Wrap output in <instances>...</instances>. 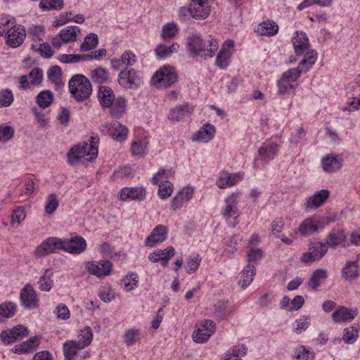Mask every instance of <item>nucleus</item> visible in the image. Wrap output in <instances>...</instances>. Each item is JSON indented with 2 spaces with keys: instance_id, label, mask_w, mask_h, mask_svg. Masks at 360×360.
I'll use <instances>...</instances> for the list:
<instances>
[{
  "instance_id": "f257e3e1",
  "label": "nucleus",
  "mask_w": 360,
  "mask_h": 360,
  "mask_svg": "<svg viewBox=\"0 0 360 360\" xmlns=\"http://www.w3.org/2000/svg\"><path fill=\"white\" fill-rule=\"evenodd\" d=\"M218 48L219 43L214 39L205 41L198 34L191 35L187 38L188 52L189 55L193 57L199 56L203 52L204 54L202 55V56H203L205 59L212 58L214 56Z\"/></svg>"
},
{
  "instance_id": "f03ea898",
  "label": "nucleus",
  "mask_w": 360,
  "mask_h": 360,
  "mask_svg": "<svg viewBox=\"0 0 360 360\" xmlns=\"http://www.w3.org/2000/svg\"><path fill=\"white\" fill-rule=\"evenodd\" d=\"M68 86L70 94L77 102H83L89 99L92 94L90 80L81 74L73 75L69 81Z\"/></svg>"
},
{
  "instance_id": "7ed1b4c3",
  "label": "nucleus",
  "mask_w": 360,
  "mask_h": 360,
  "mask_svg": "<svg viewBox=\"0 0 360 360\" xmlns=\"http://www.w3.org/2000/svg\"><path fill=\"white\" fill-rule=\"evenodd\" d=\"M178 75L173 67L165 65L151 78V83L157 88H167L177 82Z\"/></svg>"
},
{
  "instance_id": "20e7f679",
  "label": "nucleus",
  "mask_w": 360,
  "mask_h": 360,
  "mask_svg": "<svg viewBox=\"0 0 360 360\" xmlns=\"http://www.w3.org/2000/svg\"><path fill=\"white\" fill-rule=\"evenodd\" d=\"M328 250V246L325 243H311L308 252L302 254L300 261L307 264L319 261L326 254Z\"/></svg>"
},
{
  "instance_id": "39448f33",
  "label": "nucleus",
  "mask_w": 360,
  "mask_h": 360,
  "mask_svg": "<svg viewBox=\"0 0 360 360\" xmlns=\"http://www.w3.org/2000/svg\"><path fill=\"white\" fill-rule=\"evenodd\" d=\"M63 248L62 239L49 237L36 248L34 255L38 257H43L55 252L57 250H63Z\"/></svg>"
},
{
  "instance_id": "423d86ee",
  "label": "nucleus",
  "mask_w": 360,
  "mask_h": 360,
  "mask_svg": "<svg viewBox=\"0 0 360 360\" xmlns=\"http://www.w3.org/2000/svg\"><path fill=\"white\" fill-rule=\"evenodd\" d=\"M216 330V325L210 319L203 320L200 328L194 330L192 338L197 343L206 342Z\"/></svg>"
},
{
  "instance_id": "0eeeda50",
  "label": "nucleus",
  "mask_w": 360,
  "mask_h": 360,
  "mask_svg": "<svg viewBox=\"0 0 360 360\" xmlns=\"http://www.w3.org/2000/svg\"><path fill=\"white\" fill-rule=\"evenodd\" d=\"M119 84L129 89H135L141 84V79L134 69H125L122 70L117 79Z\"/></svg>"
},
{
  "instance_id": "6e6552de",
  "label": "nucleus",
  "mask_w": 360,
  "mask_h": 360,
  "mask_svg": "<svg viewBox=\"0 0 360 360\" xmlns=\"http://www.w3.org/2000/svg\"><path fill=\"white\" fill-rule=\"evenodd\" d=\"M21 304L26 309H34L39 306V298L35 290L30 284L25 285L20 290Z\"/></svg>"
},
{
  "instance_id": "1a4fd4ad",
  "label": "nucleus",
  "mask_w": 360,
  "mask_h": 360,
  "mask_svg": "<svg viewBox=\"0 0 360 360\" xmlns=\"http://www.w3.org/2000/svg\"><path fill=\"white\" fill-rule=\"evenodd\" d=\"M101 131L103 134L110 135L114 140L120 142L124 141L128 134V129L118 122L103 124Z\"/></svg>"
},
{
  "instance_id": "9d476101",
  "label": "nucleus",
  "mask_w": 360,
  "mask_h": 360,
  "mask_svg": "<svg viewBox=\"0 0 360 360\" xmlns=\"http://www.w3.org/2000/svg\"><path fill=\"white\" fill-rule=\"evenodd\" d=\"M120 200L141 202L146 200L147 191L143 186L124 187L119 193Z\"/></svg>"
},
{
  "instance_id": "9b49d317",
  "label": "nucleus",
  "mask_w": 360,
  "mask_h": 360,
  "mask_svg": "<svg viewBox=\"0 0 360 360\" xmlns=\"http://www.w3.org/2000/svg\"><path fill=\"white\" fill-rule=\"evenodd\" d=\"M6 44L11 48H17L22 44L25 37V31L20 25H12L6 30Z\"/></svg>"
},
{
  "instance_id": "f8f14e48",
  "label": "nucleus",
  "mask_w": 360,
  "mask_h": 360,
  "mask_svg": "<svg viewBox=\"0 0 360 360\" xmlns=\"http://www.w3.org/2000/svg\"><path fill=\"white\" fill-rule=\"evenodd\" d=\"M27 328L21 325H18L10 330H4L0 334V339L4 344L10 345L14 342L18 338H22L25 336H27Z\"/></svg>"
},
{
  "instance_id": "ddd939ff",
  "label": "nucleus",
  "mask_w": 360,
  "mask_h": 360,
  "mask_svg": "<svg viewBox=\"0 0 360 360\" xmlns=\"http://www.w3.org/2000/svg\"><path fill=\"white\" fill-rule=\"evenodd\" d=\"M167 238V229L165 226L160 224L156 226L151 233L146 238L145 245L152 248L158 243L164 242Z\"/></svg>"
},
{
  "instance_id": "4468645a",
  "label": "nucleus",
  "mask_w": 360,
  "mask_h": 360,
  "mask_svg": "<svg viewBox=\"0 0 360 360\" xmlns=\"http://www.w3.org/2000/svg\"><path fill=\"white\" fill-rule=\"evenodd\" d=\"M86 248L85 239L82 236L72 237L67 242H63V250L74 255H79Z\"/></svg>"
},
{
  "instance_id": "2eb2a0df",
  "label": "nucleus",
  "mask_w": 360,
  "mask_h": 360,
  "mask_svg": "<svg viewBox=\"0 0 360 360\" xmlns=\"http://www.w3.org/2000/svg\"><path fill=\"white\" fill-rule=\"evenodd\" d=\"M342 158L336 154H328L321 160V167L327 173H333L338 171L342 165Z\"/></svg>"
},
{
  "instance_id": "dca6fc26",
  "label": "nucleus",
  "mask_w": 360,
  "mask_h": 360,
  "mask_svg": "<svg viewBox=\"0 0 360 360\" xmlns=\"http://www.w3.org/2000/svg\"><path fill=\"white\" fill-rule=\"evenodd\" d=\"M191 11L193 12V18L195 19H205L210 13L211 5L208 0H191Z\"/></svg>"
},
{
  "instance_id": "f3484780",
  "label": "nucleus",
  "mask_w": 360,
  "mask_h": 360,
  "mask_svg": "<svg viewBox=\"0 0 360 360\" xmlns=\"http://www.w3.org/2000/svg\"><path fill=\"white\" fill-rule=\"evenodd\" d=\"M112 264L109 260H101L98 263L90 262L87 264L88 271L98 278L110 274Z\"/></svg>"
},
{
  "instance_id": "a211bd4d",
  "label": "nucleus",
  "mask_w": 360,
  "mask_h": 360,
  "mask_svg": "<svg viewBox=\"0 0 360 360\" xmlns=\"http://www.w3.org/2000/svg\"><path fill=\"white\" fill-rule=\"evenodd\" d=\"M325 243L327 245L328 248H335L338 245L345 247L349 245L347 242V236L343 229L338 230L337 232L332 231L329 233L326 237Z\"/></svg>"
},
{
  "instance_id": "6ab92c4d",
  "label": "nucleus",
  "mask_w": 360,
  "mask_h": 360,
  "mask_svg": "<svg viewBox=\"0 0 360 360\" xmlns=\"http://www.w3.org/2000/svg\"><path fill=\"white\" fill-rule=\"evenodd\" d=\"M243 176L242 173H229L228 172H222L220 173L219 179L216 181V185L219 188H225L232 186L237 182L240 181Z\"/></svg>"
},
{
  "instance_id": "aec40b11",
  "label": "nucleus",
  "mask_w": 360,
  "mask_h": 360,
  "mask_svg": "<svg viewBox=\"0 0 360 360\" xmlns=\"http://www.w3.org/2000/svg\"><path fill=\"white\" fill-rule=\"evenodd\" d=\"M329 197V191L322 189L316 191L313 195L307 198L304 202L306 210L316 209L322 205Z\"/></svg>"
},
{
  "instance_id": "412c9836",
  "label": "nucleus",
  "mask_w": 360,
  "mask_h": 360,
  "mask_svg": "<svg viewBox=\"0 0 360 360\" xmlns=\"http://www.w3.org/2000/svg\"><path fill=\"white\" fill-rule=\"evenodd\" d=\"M292 42L296 55L301 56L309 48L308 37L304 32H296V37H292Z\"/></svg>"
},
{
  "instance_id": "4be33fe9",
  "label": "nucleus",
  "mask_w": 360,
  "mask_h": 360,
  "mask_svg": "<svg viewBox=\"0 0 360 360\" xmlns=\"http://www.w3.org/2000/svg\"><path fill=\"white\" fill-rule=\"evenodd\" d=\"M356 314V310L340 307L333 313L332 319L335 323L350 321L354 319Z\"/></svg>"
},
{
  "instance_id": "5701e85b",
  "label": "nucleus",
  "mask_w": 360,
  "mask_h": 360,
  "mask_svg": "<svg viewBox=\"0 0 360 360\" xmlns=\"http://www.w3.org/2000/svg\"><path fill=\"white\" fill-rule=\"evenodd\" d=\"M192 110V108L190 107L187 103L178 105L175 108L170 110L169 119L172 121H181L186 116L189 115Z\"/></svg>"
},
{
  "instance_id": "b1692460",
  "label": "nucleus",
  "mask_w": 360,
  "mask_h": 360,
  "mask_svg": "<svg viewBox=\"0 0 360 360\" xmlns=\"http://www.w3.org/2000/svg\"><path fill=\"white\" fill-rule=\"evenodd\" d=\"M98 142L96 138L91 136V143L89 146L87 143H82L75 145V146H79L78 149L84 155V157L90 156L88 159L89 161L95 159L98 154V148L96 146V143Z\"/></svg>"
},
{
  "instance_id": "393cba45",
  "label": "nucleus",
  "mask_w": 360,
  "mask_h": 360,
  "mask_svg": "<svg viewBox=\"0 0 360 360\" xmlns=\"http://www.w3.org/2000/svg\"><path fill=\"white\" fill-rule=\"evenodd\" d=\"M98 98L101 105L103 108H108L115 99V94L111 88L105 86H100Z\"/></svg>"
},
{
  "instance_id": "a878e982",
  "label": "nucleus",
  "mask_w": 360,
  "mask_h": 360,
  "mask_svg": "<svg viewBox=\"0 0 360 360\" xmlns=\"http://www.w3.org/2000/svg\"><path fill=\"white\" fill-rule=\"evenodd\" d=\"M238 195L239 193H232L226 198V207L223 212V216L226 219H229L231 216L238 213V210L237 208V199Z\"/></svg>"
},
{
  "instance_id": "bb28decb",
  "label": "nucleus",
  "mask_w": 360,
  "mask_h": 360,
  "mask_svg": "<svg viewBox=\"0 0 360 360\" xmlns=\"http://www.w3.org/2000/svg\"><path fill=\"white\" fill-rule=\"evenodd\" d=\"M215 131V127L213 125L206 124L193 136L192 139L207 143L214 137Z\"/></svg>"
},
{
  "instance_id": "cd10ccee",
  "label": "nucleus",
  "mask_w": 360,
  "mask_h": 360,
  "mask_svg": "<svg viewBox=\"0 0 360 360\" xmlns=\"http://www.w3.org/2000/svg\"><path fill=\"white\" fill-rule=\"evenodd\" d=\"M126 106L127 101L123 97L119 96L112 102V105L108 108L112 117L120 118L125 112Z\"/></svg>"
},
{
  "instance_id": "c85d7f7f",
  "label": "nucleus",
  "mask_w": 360,
  "mask_h": 360,
  "mask_svg": "<svg viewBox=\"0 0 360 360\" xmlns=\"http://www.w3.org/2000/svg\"><path fill=\"white\" fill-rule=\"evenodd\" d=\"M39 338L34 336L21 344L16 345L12 350L15 354H24L34 350L39 345Z\"/></svg>"
},
{
  "instance_id": "c756f323",
  "label": "nucleus",
  "mask_w": 360,
  "mask_h": 360,
  "mask_svg": "<svg viewBox=\"0 0 360 360\" xmlns=\"http://www.w3.org/2000/svg\"><path fill=\"white\" fill-rule=\"evenodd\" d=\"M80 29L77 26L70 25L60 31L58 37L65 44L76 41L77 36L80 34Z\"/></svg>"
},
{
  "instance_id": "7c9ffc66",
  "label": "nucleus",
  "mask_w": 360,
  "mask_h": 360,
  "mask_svg": "<svg viewBox=\"0 0 360 360\" xmlns=\"http://www.w3.org/2000/svg\"><path fill=\"white\" fill-rule=\"evenodd\" d=\"M342 276L347 281H352L359 276V266L356 261L349 262L341 271Z\"/></svg>"
},
{
  "instance_id": "2f4dec72",
  "label": "nucleus",
  "mask_w": 360,
  "mask_h": 360,
  "mask_svg": "<svg viewBox=\"0 0 360 360\" xmlns=\"http://www.w3.org/2000/svg\"><path fill=\"white\" fill-rule=\"evenodd\" d=\"M278 31V25L274 21H264L257 28V32L261 36H274Z\"/></svg>"
},
{
  "instance_id": "473e14b6",
  "label": "nucleus",
  "mask_w": 360,
  "mask_h": 360,
  "mask_svg": "<svg viewBox=\"0 0 360 360\" xmlns=\"http://www.w3.org/2000/svg\"><path fill=\"white\" fill-rule=\"evenodd\" d=\"M316 231H317L316 226L312 217H307L303 220L297 228V233L302 236H309Z\"/></svg>"
},
{
  "instance_id": "72a5a7b5",
  "label": "nucleus",
  "mask_w": 360,
  "mask_h": 360,
  "mask_svg": "<svg viewBox=\"0 0 360 360\" xmlns=\"http://www.w3.org/2000/svg\"><path fill=\"white\" fill-rule=\"evenodd\" d=\"M52 276L53 274L51 272L49 269L44 270L43 274L39 277L38 281L39 288L41 291L49 292L51 290L53 285Z\"/></svg>"
},
{
  "instance_id": "f704fd0d",
  "label": "nucleus",
  "mask_w": 360,
  "mask_h": 360,
  "mask_svg": "<svg viewBox=\"0 0 360 360\" xmlns=\"http://www.w3.org/2000/svg\"><path fill=\"white\" fill-rule=\"evenodd\" d=\"M278 146L276 143H271L269 144H264L259 149V155L264 161H269L275 157Z\"/></svg>"
},
{
  "instance_id": "c9c22d12",
  "label": "nucleus",
  "mask_w": 360,
  "mask_h": 360,
  "mask_svg": "<svg viewBox=\"0 0 360 360\" xmlns=\"http://www.w3.org/2000/svg\"><path fill=\"white\" fill-rule=\"evenodd\" d=\"M255 266L248 264L243 271L241 279L239 281V285L242 288H245L251 283L255 275Z\"/></svg>"
},
{
  "instance_id": "e433bc0d",
  "label": "nucleus",
  "mask_w": 360,
  "mask_h": 360,
  "mask_svg": "<svg viewBox=\"0 0 360 360\" xmlns=\"http://www.w3.org/2000/svg\"><path fill=\"white\" fill-rule=\"evenodd\" d=\"M304 58L300 62L298 66L304 71H308L316 63L317 59V53L315 50H307L304 53Z\"/></svg>"
},
{
  "instance_id": "4c0bfd02",
  "label": "nucleus",
  "mask_w": 360,
  "mask_h": 360,
  "mask_svg": "<svg viewBox=\"0 0 360 360\" xmlns=\"http://www.w3.org/2000/svg\"><path fill=\"white\" fill-rule=\"evenodd\" d=\"M90 76L94 82L100 84L108 83L110 81L108 71L102 67H98L91 70Z\"/></svg>"
},
{
  "instance_id": "58836bf2",
  "label": "nucleus",
  "mask_w": 360,
  "mask_h": 360,
  "mask_svg": "<svg viewBox=\"0 0 360 360\" xmlns=\"http://www.w3.org/2000/svg\"><path fill=\"white\" fill-rule=\"evenodd\" d=\"M83 349L75 340H68L63 344V352L66 360H73L77 352Z\"/></svg>"
},
{
  "instance_id": "ea45409f",
  "label": "nucleus",
  "mask_w": 360,
  "mask_h": 360,
  "mask_svg": "<svg viewBox=\"0 0 360 360\" xmlns=\"http://www.w3.org/2000/svg\"><path fill=\"white\" fill-rule=\"evenodd\" d=\"M17 311V306L12 302H5L0 304V322L4 319L13 317Z\"/></svg>"
},
{
  "instance_id": "a19ab883",
  "label": "nucleus",
  "mask_w": 360,
  "mask_h": 360,
  "mask_svg": "<svg viewBox=\"0 0 360 360\" xmlns=\"http://www.w3.org/2000/svg\"><path fill=\"white\" fill-rule=\"evenodd\" d=\"M53 101V94L49 90H44L39 93L36 97V102L41 108H46L51 105Z\"/></svg>"
},
{
  "instance_id": "79ce46f5",
  "label": "nucleus",
  "mask_w": 360,
  "mask_h": 360,
  "mask_svg": "<svg viewBox=\"0 0 360 360\" xmlns=\"http://www.w3.org/2000/svg\"><path fill=\"white\" fill-rule=\"evenodd\" d=\"M328 277L327 271L325 269H317L311 275L309 285L314 290H316L320 285L321 281L326 280Z\"/></svg>"
},
{
  "instance_id": "37998d69",
  "label": "nucleus",
  "mask_w": 360,
  "mask_h": 360,
  "mask_svg": "<svg viewBox=\"0 0 360 360\" xmlns=\"http://www.w3.org/2000/svg\"><path fill=\"white\" fill-rule=\"evenodd\" d=\"M292 356L296 360H314L315 354L313 351L307 349L304 346L300 345L295 349Z\"/></svg>"
},
{
  "instance_id": "c03bdc74",
  "label": "nucleus",
  "mask_w": 360,
  "mask_h": 360,
  "mask_svg": "<svg viewBox=\"0 0 360 360\" xmlns=\"http://www.w3.org/2000/svg\"><path fill=\"white\" fill-rule=\"evenodd\" d=\"M179 48V46L176 43H173L169 46L164 44H159L156 46L155 51L159 58H163L173 53L177 52Z\"/></svg>"
},
{
  "instance_id": "a18cd8bd",
  "label": "nucleus",
  "mask_w": 360,
  "mask_h": 360,
  "mask_svg": "<svg viewBox=\"0 0 360 360\" xmlns=\"http://www.w3.org/2000/svg\"><path fill=\"white\" fill-rule=\"evenodd\" d=\"M93 339L92 330L89 326L84 327L78 335V341H76L82 348L89 346Z\"/></svg>"
},
{
  "instance_id": "49530a36",
  "label": "nucleus",
  "mask_w": 360,
  "mask_h": 360,
  "mask_svg": "<svg viewBox=\"0 0 360 360\" xmlns=\"http://www.w3.org/2000/svg\"><path fill=\"white\" fill-rule=\"evenodd\" d=\"M247 348L243 345H234L229 349L224 355V360H230L233 357L241 359L246 354Z\"/></svg>"
},
{
  "instance_id": "de8ad7c7",
  "label": "nucleus",
  "mask_w": 360,
  "mask_h": 360,
  "mask_svg": "<svg viewBox=\"0 0 360 360\" xmlns=\"http://www.w3.org/2000/svg\"><path fill=\"white\" fill-rule=\"evenodd\" d=\"M231 52L229 50L221 48L218 53L215 64L220 69H226L229 63Z\"/></svg>"
},
{
  "instance_id": "09e8293b",
  "label": "nucleus",
  "mask_w": 360,
  "mask_h": 360,
  "mask_svg": "<svg viewBox=\"0 0 360 360\" xmlns=\"http://www.w3.org/2000/svg\"><path fill=\"white\" fill-rule=\"evenodd\" d=\"M98 39L96 34L90 33L86 36L84 41L80 46V51L82 52H86L92 50L98 45Z\"/></svg>"
},
{
  "instance_id": "8fccbe9b",
  "label": "nucleus",
  "mask_w": 360,
  "mask_h": 360,
  "mask_svg": "<svg viewBox=\"0 0 360 360\" xmlns=\"http://www.w3.org/2000/svg\"><path fill=\"white\" fill-rule=\"evenodd\" d=\"M147 146L148 142L144 139L134 141L131 147V155L134 157L143 156L146 153Z\"/></svg>"
},
{
  "instance_id": "3c124183",
  "label": "nucleus",
  "mask_w": 360,
  "mask_h": 360,
  "mask_svg": "<svg viewBox=\"0 0 360 360\" xmlns=\"http://www.w3.org/2000/svg\"><path fill=\"white\" fill-rule=\"evenodd\" d=\"M13 101V94L10 89H4L0 91V108L11 106Z\"/></svg>"
},
{
  "instance_id": "603ef678",
  "label": "nucleus",
  "mask_w": 360,
  "mask_h": 360,
  "mask_svg": "<svg viewBox=\"0 0 360 360\" xmlns=\"http://www.w3.org/2000/svg\"><path fill=\"white\" fill-rule=\"evenodd\" d=\"M59 205L58 199L55 193H51L48 195L46 205L45 212L49 214H53Z\"/></svg>"
},
{
  "instance_id": "864d4df0",
  "label": "nucleus",
  "mask_w": 360,
  "mask_h": 360,
  "mask_svg": "<svg viewBox=\"0 0 360 360\" xmlns=\"http://www.w3.org/2000/svg\"><path fill=\"white\" fill-rule=\"evenodd\" d=\"M78 148L79 146H74L67 153L68 161L70 165H76L79 160L84 158V155L82 154Z\"/></svg>"
},
{
  "instance_id": "5fc2aeb1",
  "label": "nucleus",
  "mask_w": 360,
  "mask_h": 360,
  "mask_svg": "<svg viewBox=\"0 0 360 360\" xmlns=\"http://www.w3.org/2000/svg\"><path fill=\"white\" fill-rule=\"evenodd\" d=\"M64 6L63 0H41L39 7L42 10H60Z\"/></svg>"
},
{
  "instance_id": "6e6d98bb",
  "label": "nucleus",
  "mask_w": 360,
  "mask_h": 360,
  "mask_svg": "<svg viewBox=\"0 0 360 360\" xmlns=\"http://www.w3.org/2000/svg\"><path fill=\"white\" fill-rule=\"evenodd\" d=\"M302 72V70L297 66L296 68H291L284 72L281 78L292 84L300 77Z\"/></svg>"
},
{
  "instance_id": "4d7b16f0",
  "label": "nucleus",
  "mask_w": 360,
  "mask_h": 360,
  "mask_svg": "<svg viewBox=\"0 0 360 360\" xmlns=\"http://www.w3.org/2000/svg\"><path fill=\"white\" fill-rule=\"evenodd\" d=\"M173 191V185L169 181H164L159 184L158 195L160 198H169Z\"/></svg>"
},
{
  "instance_id": "13d9d810",
  "label": "nucleus",
  "mask_w": 360,
  "mask_h": 360,
  "mask_svg": "<svg viewBox=\"0 0 360 360\" xmlns=\"http://www.w3.org/2000/svg\"><path fill=\"white\" fill-rule=\"evenodd\" d=\"M177 32L176 25L174 22H168L163 25L162 37L164 40L173 39Z\"/></svg>"
},
{
  "instance_id": "bf43d9fd",
  "label": "nucleus",
  "mask_w": 360,
  "mask_h": 360,
  "mask_svg": "<svg viewBox=\"0 0 360 360\" xmlns=\"http://www.w3.org/2000/svg\"><path fill=\"white\" fill-rule=\"evenodd\" d=\"M30 84L34 86L41 84L43 80L42 70L39 68H33L28 75Z\"/></svg>"
},
{
  "instance_id": "052dcab7",
  "label": "nucleus",
  "mask_w": 360,
  "mask_h": 360,
  "mask_svg": "<svg viewBox=\"0 0 360 360\" xmlns=\"http://www.w3.org/2000/svg\"><path fill=\"white\" fill-rule=\"evenodd\" d=\"M357 337L358 330L354 329V327H349L344 330L342 339L347 344H353L356 342Z\"/></svg>"
},
{
  "instance_id": "680f3d73",
  "label": "nucleus",
  "mask_w": 360,
  "mask_h": 360,
  "mask_svg": "<svg viewBox=\"0 0 360 360\" xmlns=\"http://www.w3.org/2000/svg\"><path fill=\"white\" fill-rule=\"evenodd\" d=\"M15 131L11 126L0 125V141L7 142L14 136Z\"/></svg>"
},
{
  "instance_id": "e2e57ef3",
  "label": "nucleus",
  "mask_w": 360,
  "mask_h": 360,
  "mask_svg": "<svg viewBox=\"0 0 360 360\" xmlns=\"http://www.w3.org/2000/svg\"><path fill=\"white\" fill-rule=\"evenodd\" d=\"M311 319L309 316H302L300 319L296 321V327L294 328V331L300 334L302 331H304L308 328L310 325Z\"/></svg>"
},
{
  "instance_id": "0e129e2a",
  "label": "nucleus",
  "mask_w": 360,
  "mask_h": 360,
  "mask_svg": "<svg viewBox=\"0 0 360 360\" xmlns=\"http://www.w3.org/2000/svg\"><path fill=\"white\" fill-rule=\"evenodd\" d=\"M314 224L316 226V231H318L319 229H322L326 226L329 224L330 222L335 221V217H320L317 215L312 216Z\"/></svg>"
},
{
  "instance_id": "69168bd1",
  "label": "nucleus",
  "mask_w": 360,
  "mask_h": 360,
  "mask_svg": "<svg viewBox=\"0 0 360 360\" xmlns=\"http://www.w3.org/2000/svg\"><path fill=\"white\" fill-rule=\"evenodd\" d=\"M139 340V330L136 329L128 330L124 335V341L127 346L135 344Z\"/></svg>"
},
{
  "instance_id": "338daca9",
  "label": "nucleus",
  "mask_w": 360,
  "mask_h": 360,
  "mask_svg": "<svg viewBox=\"0 0 360 360\" xmlns=\"http://www.w3.org/2000/svg\"><path fill=\"white\" fill-rule=\"evenodd\" d=\"M25 216L26 214L24 207H18L13 211L11 218V224H14L16 223L18 225H19L21 221L24 220Z\"/></svg>"
},
{
  "instance_id": "774afa93",
  "label": "nucleus",
  "mask_w": 360,
  "mask_h": 360,
  "mask_svg": "<svg viewBox=\"0 0 360 360\" xmlns=\"http://www.w3.org/2000/svg\"><path fill=\"white\" fill-rule=\"evenodd\" d=\"M201 259L198 255H195L188 259V269L187 272L191 274L195 272L199 267Z\"/></svg>"
}]
</instances>
